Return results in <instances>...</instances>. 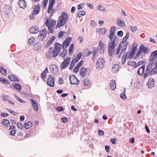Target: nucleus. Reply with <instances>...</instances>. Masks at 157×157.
<instances>
[{"instance_id":"4c0bfd02","label":"nucleus","mask_w":157,"mask_h":157,"mask_svg":"<svg viewBox=\"0 0 157 157\" xmlns=\"http://www.w3.org/2000/svg\"><path fill=\"white\" fill-rule=\"evenodd\" d=\"M97 9L100 11L105 12L106 11V9L102 5H99L97 6Z\"/></svg>"},{"instance_id":"cd10ccee","label":"nucleus","mask_w":157,"mask_h":157,"mask_svg":"<svg viewBox=\"0 0 157 157\" xmlns=\"http://www.w3.org/2000/svg\"><path fill=\"white\" fill-rule=\"evenodd\" d=\"M48 68H46L44 71H43L41 74V78L44 80L43 78H45L46 77V74L48 72Z\"/></svg>"},{"instance_id":"ddd939ff","label":"nucleus","mask_w":157,"mask_h":157,"mask_svg":"<svg viewBox=\"0 0 157 157\" xmlns=\"http://www.w3.org/2000/svg\"><path fill=\"white\" fill-rule=\"evenodd\" d=\"M119 66L118 64L114 65L112 68L111 71L112 73H117L120 70Z\"/></svg>"},{"instance_id":"6ab92c4d","label":"nucleus","mask_w":157,"mask_h":157,"mask_svg":"<svg viewBox=\"0 0 157 157\" xmlns=\"http://www.w3.org/2000/svg\"><path fill=\"white\" fill-rule=\"evenodd\" d=\"M8 78L11 81L13 82H19V80L16 76L13 75H8Z\"/></svg>"},{"instance_id":"338daca9","label":"nucleus","mask_w":157,"mask_h":157,"mask_svg":"<svg viewBox=\"0 0 157 157\" xmlns=\"http://www.w3.org/2000/svg\"><path fill=\"white\" fill-rule=\"evenodd\" d=\"M58 83L59 84L61 85L63 83V78L60 77L59 78Z\"/></svg>"},{"instance_id":"a211bd4d","label":"nucleus","mask_w":157,"mask_h":157,"mask_svg":"<svg viewBox=\"0 0 157 157\" xmlns=\"http://www.w3.org/2000/svg\"><path fill=\"white\" fill-rule=\"evenodd\" d=\"M87 70V69L86 67H83L81 68L79 74L82 77H85L86 74V73Z\"/></svg>"},{"instance_id":"c756f323","label":"nucleus","mask_w":157,"mask_h":157,"mask_svg":"<svg viewBox=\"0 0 157 157\" xmlns=\"http://www.w3.org/2000/svg\"><path fill=\"white\" fill-rule=\"evenodd\" d=\"M82 52L79 53L75 59V62H77L82 57Z\"/></svg>"},{"instance_id":"4d7b16f0","label":"nucleus","mask_w":157,"mask_h":157,"mask_svg":"<svg viewBox=\"0 0 157 157\" xmlns=\"http://www.w3.org/2000/svg\"><path fill=\"white\" fill-rule=\"evenodd\" d=\"M151 71H152V73H155V74L157 73V66L155 64V67L154 68L151 70Z\"/></svg>"},{"instance_id":"5fc2aeb1","label":"nucleus","mask_w":157,"mask_h":157,"mask_svg":"<svg viewBox=\"0 0 157 157\" xmlns=\"http://www.w3.org/2000/svg\"><path fill=\"white\" fill-rule=\"evenodd\" d=\"M83 60H81L80 61L79 63H78L76 66L79 69V67L82 66V63H83Z\"/></svg>"},{"instance_id":"1a4fd4ad","label":"nucleus","mask_w":157,"mask_h":157,"mask_svg":"<svg viewBox=\"0 0 157 157\" xmlns=\"http://www.w3.org/2000/svg\"><path fill=\"white\" fill-rule=\"evenodd\" d=\"M104 44L101 40H100L99 44V51L100 54H103L105 50V47Z\"/></svg>"},{"instance_id":"de8ad7c7","label":"nucleus","mask_w":157,"mask_h":157,"mask_svg":"<svg viewBox=\"0 0 157 157\" xmlns=\"http://www.w3.org/2000/svg\"><path fill=\"white\" fill-rule=\"evenodd\" d=\"M130 28L131 30L133 33H135L137 29V27L136 26L133 27L132 26H130Z\"/></svg>"},{"instance_id":"ea45409f","label":"nucleus","mask_w":157,"mask_h":157,"mask_svg":"<svg viewBox=\"0 0 157 157\" xmlns=\"http://www.w3.org/2000/svg\"><path fill=\"white\" fill-rule=\"evenodd\" d=\"M90 83V82L87 78H85L84 81V84L85 86H88Z\"/></svg>"},{"instance_id":"a878e982","label":"nucleus","mask_w":157,"mask_h":157,"mask_svg":"<svg viewBox=\"0 0 157 157\" xmlns=\"http://www.w3.org/2000/svg\"><path fill=\"white\" fill-rule=\"evenodd\" d=\"M128 65L132 66L134 68H136L137 67L136 62L135 61H128Z\"/></svg>"},{"instance_id":"72a5a7b5","label":"nucleus","mask_w":157,"mask_h":157,"mask_svg":"<svg viewBox=\"0 0 157 157\" xmlns=\"http://www.w3.org/2000/svg\"><path fill=\"white\" fill-rule=\"evenodd\" d=\"M117 24L118 25L121 27H123L125 24L124 22H123L121 20H118L117 22Z\"/></svg>"},{"instance_id":"a18cd8bd","label":"nucleus","mask_w":157,"mask_h":157,"mask_svg":"<svg viewBox=\"0 0 157 157\" xmlns=\"http://www.w3.org/2000/svg\"><path fill=\"white\" fill-rule=\"evenodd\" d=\"M122 45L121 43H120L119 44V45L118 47V48L117 49L116 52V54L118 55L120 51Z\"/></svg>"},{"instance_id":"e2e57ef3","label":"nucleus","mask_w":157,"mask_h":157,"mask_svg":"<svg viewBox=\"0 0 157 157\" xmlns=\"http://www.w3.org/2000/svg\"><path fill=\"white\" fill-rule=\"evenodd\" d=\"M126 48V46L125 45H123L122 48L121 50V54H122L123 53V52L125 51Z\"/></svg>"},{"instance_id":"e433bc0d","label":"nucleus","mask_w":157,"mask_h":157,"mask_svg":"<svg viewBox=\"0 0 157 157\" xmlns=\"http://www.w3.org/2000/svg\"><path fill=\"white\" fill-rule=\"evenodd\" d=\"M129 36V32H127L126 34V36L123 38L122 40V43L124 44L125 41L127 40Z\"/></svg>"},{"instance_id":"aec40b11","label":"nucleus","mask_w":157,"mask_h":157,"mask_svg":"<svg viewBox=\"0 0 157 157\" xmlns=\"http://www.w3.org/2000/svg\"><path fill=\"white\" fill-rule=\"evenodd\" d=\"M13 87L18 92H20L21 90V86L19 83H14L13 84Z\"/></svg>"},{"instance_id":"0eeeda50","label":"nucleus","mask_w":157,"mask_h":157,"mask_svg":"<svg viewBox=\"0 0 157 157\" xmlns=\"http://www.w3.org/2000/svg\"><path fill=\"white\" fill-rule=\"evenodd\" d=\"M69 80L70 83L72 85H78L79 81L78 79L74 75H71L69 76Z\"/></svg>"},{"instance_id":"dca6fc26","label":"nucleus","mask_w":157,"mask_h":157,"mask_svg":"<svg viewBox=\"0 0 157 157\" xmlns=\"http://www.w3.org/2000/svg\"><path fill=\"white\" fill-rule=\"evenodd\" d=\"M145 67V65H143L138 70L137 73L139 75H142L144 73Z\"/></svg>"},{"instance_id":"79ce46f5","label":"nucleus","mask_w":157,"mask_h":157,"mask_svg":"<svg viewBox=\"0 0 157 157\" xmlns=\"http://www.w3.org/2000/svg\"><path fill=\"white\" fill-rule=\"evenodd\" d=\"M125 89H124V91L123 92L124 93H121L120 95V98L123 100L126 99V97L125 95Z\"/></svg>"},{"instance_id":"864d4df0","label":"nucleus","mask_w":157,"mask_h":157,"mask_svg":"<svg viewBox=\"0 0 157 157\" xmlns=\"http://www.w3.org/2000/svg\"><path fill=\"white\" fill-rule=\"evenodd\" d=\"M61 121L63 123H67L68 121V119L66 117H63L61 118Z\"/></svg>"},{"instance_id":"680f3d73","label":"nucleus","mask_w":157,"mask_h":157,"mask_svg":"<svg viewBox=\"0 0 157 157\" xmlns=\"http://www.w3.org/2000/svg\"><path fill=\"white\" fill-rule=\"evenodd\" d=\"M78 10H81L83 7V5L82 3H80L77 6Z\"/></svg>"},{"instance_id":"4be33fe9","label":"nucleus","mask_w":157,"mask_h":157,"mask_svg":"<svg viewBox=\"0 0 157 157\" xmlns=\"http://www.w3.org/2000/svg\"><path fill=\"white\" fill-rule=\"evenodd\" d=\"M110 84V86L111 89L113 90H115L116 87V82L114 80H112Z\"/></svg>"},{"instance_id":"2eb2a0df","label":"nucleus","mask_w":157,"mask_h":157,"mask_svg":"<svg viewBox=\"0 0 157 157\" xmlns=\"http://www.w3.org/2000/svg\"><path fill=\"white\" fill-rule=\"evenodd\" d=\"M33 124V122L30 121H29L25 123L24 124V127L25 129H28L31 128Z\"/></svg>"},{"instance_id":"c03bdc74","label":"nucleus","mask_w":157,"mask_h":157,"mask_svg":"<svg viewBox=\"0 0 157 157\" xmlns=\"http://www.w3.org/2000/svg\"><path fill=\"white\" fill-rule=\"evenodd\" d=\"M17 128H20L21 130H24V128L23 127V126L21 123L18 122L17 123Z\"/></svg>"},{"instance_id":"39448f33","label":"nucleus","mask_w":157,"mask_h":157,"mask_svg":"<svg viewBox=\"0 0 157 157\" xmlns=\"http://www.w3.org/2000/svg\"><path fill=\"white\" fill-rule=\"evenodd\" d=\"M105 61L103 58H100L96 63V67L97 69H102L104 66Z\"/></svg>"},{"instance_id":"58836bf2","label":"nucleus","mask_w":157,"mask_h":157,"mask_svg":"<svg viewBox=\"0 0 157 157\" xmlns=\"http://www.w3.org/2000/svg\"><path fill=\"white\" fill-rule=\"evenodd\" d=\"M135 53V52L131 50L129 53L128 57V58H129L130 59H132V58H133V57L134 56Z\"/></svg>"},{"instance_id":"b1692460","label":"nucleus","mask_w":157,"mask_h":157,"mask_svg":"<svg viewBox=\"0 0 157 157\" xmlns=\"http://www.w3.org/2000/svg\"><path fill=\"white\" fill-rule=\"evenodd\" d=\"M41 46L39 43H36L34 45L33 48L36 51L39 50L41 48Z\"/></svg>"},{"instance_id":"774afa93","label":"nucleus","mask_w":157,"mask_h":157,"mask_svg":"<svg viewBox=\"0 0 157 157\" xmlns=\"http://www.w3.org/2000/svg\"><path fill=\"white\" fill-rule=\"evenodd\" d=\"M151 55L157 57V50L155 51L152 52L151 54Z\"/></svg>"},{"instance_id":"bb28decb","label":"nucleus","mask_w":157,"mask_h":157,"mask_svg":"<svg viewBox=\"0 0 157 157\" xmlns=\"http://www.w3.org/2000/svg\"><path fill=\"white\" fill-rule=\"evenodd\" d=\"M0 71L4 75H6L7 74V70L4 68L2 66H0Z\"/></svg>"},{"instance_id":"2f4dec72","label":"nucleus","mask_w":157,"mask_h":157,"mask_svg":"<svg viewBox=\"0 0 157 157\" xmlns=\"http://www.w3.org/2000/svg\"><path fill=\"white\" fill-rule=\"evenodd\" d=\"M97 32L100 34L102 33L103 34H105L106 33V29L105 28H101L99 29L97 31Z\"/></svg>"},{"instance_id":"f3484780","label":"nucleus","mask_w":157,"mask_h":157,"mask_svg":"<svg viewBox=\"0 0 157 157\" xmlns=\"http://www.w3.org/2000/svg\"><path fill=\"white\" fill-rule=\"evenodd\" d=\"M18 5L20 8H24L26 6V2L24 0H20L18 2Z\"/></svg>"},{"instance_id":"f257e3e1","label":"nucleus","mask_w":157,"mask_h":157,"mask_svg":"<svg viewBox=\"0 0 157 157\" xmlns=\"http://www.w3.org/2000/svg\"><path fill=\"white\" fill-rule=\"evenodd\" d=\"M118 38L117 36H114L112 40L109 43L108 47V53L110 56H112L114 53L115 48V47L117 45V44L115 42L117 38Z\"/></svg>"},{"instance_id":"69168bd1","label":"nucleus","mask_w":157,"mask_h":157,"mask_svg":"<svg viewBox=\"0 0 157 157\" xmlns=\"http://www.w3.org/2000/svg\"><path fill=\"white\" fill-rule=\"evenodd\" d=\"M105 150L107 152H110V146L109 145H106L105 146Z\"/></svg>"},{"instance_id":"3c124183","label":"nucleus","mask_w":157,"mask_h":157,"mask_svg":"<svg viewBox=\"0 0 157 157\" xmlns=\"http://www.w3.org/2000/svg\"><path fill=\"white\" fill-rule=\"evenodd\" d=\"M2 98L3 99V101H7V99L9 98V96L3 94L2 97Z\"/></svg>"},{"instance_id":"393cba45","label":"nucleus","mask_w":157,"mask_h":157,"mask_svg":"<svg viewBox=\"0 0 157 157\" xmlns=\"http://www.w3.org/2000/svg\"><path fill=\"white\" fill-rule=\"evenodd\" d=\"M0 82L3 84H9L10 82L5 78L0 77Z\"/></svg>"},{"instance_id":"5701e85b","label":"nucleus","mask_w":157,"mask_h":157,"mask_svg":"<svg viewBox=\"0 0 157 157\" xmlns=\"http://www.w3.org/2000/svg\"><path fill=\"white\" fill-rule=\"evenodd\" d=\"M2 124L7 127H8L10 124L9 120L5 119L2 120Z\"/></svg>"},{"instance_id":"37998d69","label":"nucleus","mask_w":157,"mask_h":157,"mask_svg":"<svg viewBox=\"0 0 157 157\" xmlns=\"http://www.w3.org/2000/svg\"><path fill=\"white\" fill-rule=\"evenodd\" d=\"M133 49L131 50L136 52L137 49V44L136 43H133L132 44Z\"/></svg>"},{"instance_id":"9b49d317","label":"nucleus","mask_w":157,"mask_h":157,"mask_svg":"<svg viewBox=\"0 0 157 157\" xmlns=\"http://www.w3.org/2000/svg\"><path fill=\"white\" fill-rule=\"evenodd\" d=\"M147 84L148 86V88L152 89L155 84L154 79L152 78H149L148 83H147Z\"/></svg>"},{"instance_id":"6e6d98bb","label":"nucleus","mask_w":157,"mask_h":157,"mask_svg":"<svg viewBox=\"0 0 157 157\" xmlns=\"http://www.w3.org/2000/svg\"><path fill=\"white\" fill-rule=\"evenodd\" d=\"M74 48V43H72L69 48V51H70V52H71L72 51H73Z\"/></svg>"},{"instance_id":"49530a36","label":"nucleus","mask_w":157,"mask_h":157,"mask_svg":"<svg viewBox=\"0 0 157 157\" xmlns=\"http://www.w3.org/2000/svg\"><path fill=\"white\" fill-rule=\"evenodd\" d=\"M64 25L63 23H61L59 22V21L58 22L57 25L56 26V29L58 28H60L61 26H63Z\"/></svg>"},{"instance_id":"8fccbe9b","label":"nucleus","mask_w":157,"mask_h":157,"mask_svg":"<svg viewBox=\"0 0 157 157\" xmlns=\"http://www.w3.org/2000/svg\"><path fill=\"white\" fill-rule=\"evenodd\" d=\"M56 110L58 112H61L64 110V109L61 106H58L56 108Z\"/></svg>"},{"instance_id":"412c9836","label":"nucleus","mask_w":157,"mask_h":157,"mask_svg":"<svg viewBox=\"0 0 157 157\" xmlns=\"http://www.w3.org/2000/svg\"><path fill=\"white\" fill-rule=\"evenodd\" d=\"M40 7L39 5H35L34 6V10L33 11L34 13L36 14L39 13L40 9Z\"/></svg>"},{"instance_id":"7c9ffc66","label":"nucleus","mask_w":157,"mask_h":157,"mask_svg":"<svg viewBox=\"0 0 157 157\" xmlns=\"http://www.w3.org/2000/svg\"><path fill=\"white\" fill-rule=\"evenodd\" d=\"M85 12L83 11H80L78 12L77 15V18H80L81 17L84 15L85 14Z\"/></svg>"},{"instance_id":"473e14b6","label":"nucleus","mask_w":157,"mask_h":157,"mask_svg":"<svg viewBox=\"0 0 157 157\" xmlns=\"http://www.w3.org/2000/svg\"><path fill=\"white\" fill-rule=\"evenodd\" d=\"M48 83H47L48 85L49 86L53 87L54 86V78H52V79L50 80V81L48 82Z\"/></svg>"},{"instance_id":"9d476101","label":"nucleus","mask_w":157,"mask_h":157,"mask_svg":"<svg viewBox=\"0 0 157 157\" xmlns=\"http://www.w3.org/2000/svg\"><path fill=\"white\" fill-rule=\"evenodd\" d=\"M50 20L47 19L46 21L45 25L46 26L48 27V30L50 31L48 33V34L50 33H53L54 30L52 29L53 27L50 26Z\"/></svg>"},{"instance_id":"20e7f679","label":"nucleus","mask_w":157,"mask_h":157,"mask_svg":"<svg viewBox=\"0 0 157 157\" xmlns=\"http://www.w3.org/2000/svg\"><path fill=\"white\" fill-rule=\"evenodd\" d=\"M68 16L66 12H63L62 13L61 16L59 17V22L63 23L64 25L66 23L68 20Z\"/></svg>"},{"instance_id":"423d86ee","label":"nucleus","mask_w":157,"mask_h":157,"mask_svg":"<svg viewBox=\"0 0 157 157\" xmlns=\"http://www.w3.org/2000/svg\"><path fill=\"white\" fill-rule=\"evenodd\" d=\"M71 60L70 57L64 59L60 65V68L61 69H63L67 67L69 65Z\"/></svg>"},{"instance_id":"0e129e2a","label":"nucleus","mask_w":157,"mask_h":157,"mask_svg":"<svg viewBox=\"0 0 157 157\" xmlns=\"http://www.w3.org/2000/svg\"><path fill=\"white\" fill-rule=\"evenodd\" d=\"M141 54V52L138 50L134 57V59H137L139 57Z\"/></svg>"},{"instance_id":"bf43d9fd","label":"nucleus","mask_w":157,"mask_h":157,"mask_svg":"<svg viewBox=\"0 0 157 157\" xmlns=\"http://www.w3.org/2000/svg\"><path fill=\"white\" fill-rule=\"evenodd\" d=\"M117 36L119 37H121L123 35V32L122 31L120 30L117 33Z\"/></svg>"},{"instance_id":"6e6552de","label":"nucleus","mask_w":157,"mask_h":157,"mask_svg":"<svg viewBox=\"0 0 157 157\" xmlns=\"http://www.w3.org/2000/svg\"><path fill=\"white\" fill-rule=\"evenodd\" d=\"M138 50L141 52V53L143 52L144 54H147L149 52L148 48L144 47V45L143 44L140 45Z\"/></svg>"},{"instance_id":"c9c22d12","label":"nucleus","mask_w":157,"mask_h":157,"mask_svg":"<svg viewBox=\"0 0 157 157\" xmlns=\"http://www.w3.org/2000/svg\"><path fill=\"white\" fill-rule=\"evenodd\" d=\"M35 39L34 37H31L28 40V43L30 45H33Z\"/></svg>"},{"instance_id":"052dcab7","label":"nucleus","mask_w":157,"mask_h":157,"mask_svg":"<svg viewBox=\"0 0 157 157\" xmlns=\"http://www.w3.org/2000/svg\"><path fill=\"white\" fill-rule=\"evenodd\" d=\"M29 32L31 33L34 34V29L33 26L30 28L29 29Z\"/></svg>"},{"instance_id":"603ef678","label":"nucleus","mask_w":157,"mask_h":157,"mask_svg":"<svg viewBox=\"0 0 157 157\" xmlns=\"http://www.w3.org/2000/svg\"><path fill=\"white\" fill-rule=\"evenodd\" d=\"M65 33L63 31H61L59 33L58 35V38H61L64 35L63 33Z\"/></svg>"},{"instance_id":"13d9d810","label":"nucleus","mask_w":157,"mask_h":157,"mask_svg":"<svg viewBox=\"0 0 157 157\" xmlns=\"http://www.w3.org/2000/svg\"><path fill=\"white\" fill-rule=\"evenodd\" d=\"M16 132V130L15 129H13L10 131V135L14 136Z\"/></svg>"},{"instance_id":"c85d7f7f","label":"nucleus","mask_w":157,"mask_h":157,"mask_svg":"<svg viewBox=\"0 0 157 157\" xmlns=\"http://www.w3.org/2000/svg\"><path fill=\"white\" fill-rule=\"evenodd\" d=\"M56 2L55 0H51L49 2L48 7L52 9L53 6Z\"/></svg>"},{"instance_id":"09e8293b","label":"nucleus","mask_w":157,"mask_h":157,"mask_svg":"<svg viewBox=\"0 0 157 157\" xmlns=\"http://www.w3.org/2000/svg\"><path fill=\"white\" fill-rule=\"evenodd\" d=\"M51 23L50 25V26H52L53 27H54L56 24V21L52 19L51 20V21L50 22Z\"/></svg>"},{"instance_id":"a19ab883","label":"nucleus","mask_w":157,"mask_h":157,"mask_svg":"<svg viewBox=\"0 0 157 157\" xmlns=\"http://www.w3.org/2000/svg\"><path fill=\"white\" fill-rule=\"evenodd\" d=\"M157 57L151 55L149 59V62H154L155 60L156 59Z\"/></svg>"},{"instance_id":"f8f14e48","label":"nucleus","mask_w":157,"mask_h":157,"mask_svg":"<svg viewBox=\"0 0 157 157\" xmlns=\"http://www.w3.org/2000/svg\"><path fill=\"white\" fill-rule=\"evenodd\" d=\"M115 29V27L114 26H113L111 27V29L109 31V34L110 35L108 36V37L111 40H112L113 39V36L114 35Z\"/></svg>"},{"instance_id":"f704fd0d","label":"nucleus","mask_w":157,"mask_h":157,"mask_svg":"<svg viewBox=\"0 0 157 157\" xmlns=\"http://www.w3.org/2000/svg\"><path fill=\"white\" fill-rule=\"evenodd\" d=\"M77 62H75V59H73L72 60L71 62V64H70V67L69 68L70 70H71L73 69L75 64V63Z\"/></svg>"},{"instance_id":"4468645a","label":"nucleus","mask_w":157,"mask_h":157,"mask_svg":"<svg viewBox=\"0 0 157 157\" xmlns=\"http://www.w3.org/2000/svg\"><path fill=\"white\" fill-rule=\"evenodd\" d=\"M30 101H31L33 106V108L36 111H37L38 109V108L37 104L36 102L33 99H30Z\"/></svg>"},{"instance_id":"f03ea898","label":"nucleus","mask_w":157,"mask_h":157,"mask_svg":"<svg viewBox=\"0 0 157 157\" xmlns=\"http://www.w3.org/2000/svg\"><path fill=\"white\" fill-rule=\"evenodd\" d=\"M62 48V45L58 42L54 44V48L52 47H50L49 49V51L52 54V56L56 57L60 52Z\"/></svg>"},{"instance_id":"7ed1b4c3","label":"nucleus","mask_w":157,"mask_h":157,"mask_svg":"<svg viewBox=\"0 0 157 157\" xmlns=\"http://www.w3.org/2000/svg\"><path fill=\"white\" fill-rule=\"evenodd\" d=\"M71 40L72 38L69 36L66 38L63 42L62 48L63 49V50L59 54V56L62 57L64 59H65V56L67 53V50L64 49V46L66 45L65 48H67L70 45V43Z\"/></svg>"}]
</instances>
